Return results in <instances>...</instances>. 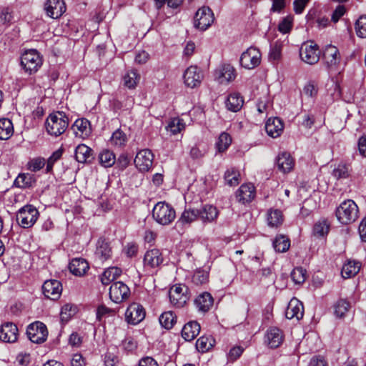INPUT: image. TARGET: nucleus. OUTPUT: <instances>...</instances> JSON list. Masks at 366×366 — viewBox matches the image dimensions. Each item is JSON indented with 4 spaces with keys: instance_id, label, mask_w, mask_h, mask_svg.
<instances>
[{
    "instance_id": "nucleus-1",
    "label": "nucleus",
    "mask_w": 366,
    "mask_h": 366,
    "mask_svg": "<svg viewBox=\"0 0 366 366\" xmlns=\"http://www.w3.org/2000/svg\"><path fill=\"white\" fill-rule=\"evenodd\" d=\"M68 126L69 118L63 112H56L50 114L45 122L47 133L54 137L62 134Z\"/></svg>"
},
{
    "instance_id": "nucleus-2",
    "label": "nucleus",
    "mask_w": 366,
    "mask_h": 366,
    "mask_svg": "<svg viewBox=\"0 0 366 366\" xmlns=\"http://www.w3.org/2000/svg\"><path fill=\"white\" fill-rule=\"evenodd\" d=\"M335 214L337 220L342 224H349L355 222L359 217V209L356 203L352 199L343 201L337 207Z\"/></svg>"
},
{
    "instance_id": "nucleus-3",
    "label": "nucleus",
    "mask_w": 366,
    "mask_h": 366,
    "mask_svg": "<svg viewBox=\"0 0 366 366\" xmlns=\"http://www.w3.org/2000/svg\"><path fill=\"white\" fill-rule=\"evenodd\" d=\"M20 64L26 73L33 74L40 69L43 59L36 49H29L21 54Z\"/></svg>"
},
{
    "instance_id": "nucleus-4",
    "label": "nucleus",
    "mask_w": 366,
    "mask_h": 366,
    "mask_svg": "<svg viewBox=\"0 0 366 366\" xmlns=\"http://www.w3.org/2000/svg\"><path fill=\"white\" fill-rule=\"evenodd\" d=\"M39 215V211L35 207L27 204L19 210L16 220L21 227L30 228L36 222Z\"/></svg>"
},
{
    "instance_id": "nucleus-5",
    "label": "nucleus",
    "mask_w": 366,
    "mask_h": 366,
    "mask_svg": "<svg viewBox=\"0 0 366 366\" xmlns=\"http://www.w3.org/2000/svg\"><path fill=\"white\" fill-rule=\"evenodd\" d=\"M341 56L338 49L333 45H327L323 50L322 61L330 72L338 70Z\"/></svg>"
},
{
    "instance_id": "nucleus-6",
    "label": "nucleus",
    "mask_w": 366,
    "mask_h": 366,
    "mask_svg": "<svg viewBox=\"0 0 366 366\" xmlns=\"http://www.w3.org/2000/svg\"><path fill=\"white\" fill-rule=\"evenodd\" d=\"M26 335L32 342L41 344L47 339L48 330L43 322L36 321L27 327Z\"/></svg>"
},
{
    "instance_id": "nucleus-7",
    "label": "nucleus",
    "mask_w": 366,
    "mask_h": 366,
    "mask_svg": "<svg viewBox=\"0 0 366 366\" xmlns=\"http://www.w3.org/2000/svg\"><path fill=\"white\" fill-rule=\"evenodd\" d=\"M170 302L178 307H183L189 299L188 288L184 285H175L169 290Z\"/></svg>"
},
{
    "instance_id": "nucleus-8",
    "label": "nucleus",
    "mask_w": 366,
    "mask_h": 366,
    "mask_svg": "<svg viewBox=\"0 0 366 366\" xmlns=\"http://www.w3.org/2000/svg\"><path fill=\"white\" fill-rule=\"evenodd\" d=\"M300 56L304 62L308 64L317 63L320 59L319 46L312 41L302 44L300 49Z\"/></svg>"
},
{
    "instance_id": "nucleus-9",
    "label": "nucleus",
    "mask_w": 366,
    "mask_h": 366,
    "mask_svg": "<svg viewBox=\"0 0 366 366\" xmlns=\"http://www.w3.org/2000/svg\"><path fill=\"white\" fill-rule=\"evenodd\" d=\"M214 20L212 9L207 6L200 8L195 14L194 19V26L201 30L207 29Z\"/></svg>"
},
{
    "instance_id": "nucleus-10",
    "label": "nucleus",
    "mask_w": 366,
    "mask_h": 366,
    "mask_svg": "<svg viewBox=\"0 0 366 366\" xmlns=\"http://www.w3.org/2000/svg\"><path fill=\"white\" fill-rule=\"evenodd\" d=\"M130 294L129 287L123 282H115L110 286L109 292V298L112 302L117 304L127 300Z\"/></svg>"
},
{
    "instance_id": "nucleus-11",
    "label": "nucleus",
    "mask_w": 366,
    "mask_h": 366,
    "mask_svg": "<svg viewBox=\"0 0 366 366\" xmlns=\"http://www.w3.org/2000/svg\"><path fill=\"white\" fill-rule=\"evenodd\" d=\"M262 54L259 50L251 46L244 51L240 57L241 65L247 69H252L260 64Z\"/></svg>"
},
{
    "instance_id": "nucleus-12",
    "label": "nucleus",
    "mask_w": 366,
    "mask_h": 366,
    "mask_svg": "<svg viewBox=\"0 0 366 366\" xmlns=\"http://www.w3.org/2000/svg\"><path fill=\"white\" fill-rule=\"evenodd\" d=\"M154 155L151 150L145 149L137 152L134 162L140 172L149 171L153 164Z\"/></svg>"
},
{
    "instance_id": "nucleus-13",
    "label": "nucleus",
    "mask_w": 366,
    "mask_h": 366,
    "mask_svg": "<svg viewBox=\"0 0 366 366\" xmlns=\"http://www.w3.org/2000/svg\"><path fill=\"white\" fill-rule=\"evenodd\" d=\"M184 82L190 88L198 87L203 79V74L199 68L196 66H190L184 72Z\"/></svg>"
},
{
    "instance_id": "nucleus-14",
    "label": "nucleus",
    "mask_w": 366,
    "mask_h": 366,
    "mask_svg": "<svg viewBox=\"0 0 366 366\" xmlns=\"http://www.w3.org/2000/svg\"><path fill=\"white\" fill-rule=\"evenodd\" d=\"M125 317L129 324L137 325L145 317L144 309L138 303H132L126 310Z\"/></svg>"
},
{
    "instance_id": "nucleus-15",
    "label": "nucleus",
    "mask_w": 366,
    "mask_h": 366,
    "mask_svg": "<svg viewBox=\"0 0 366 366\" xmlns=\"http://www.w3.org/2000/svg\"><path fill=\"white\" fill-rule=\"evenodd\" d=\"M66 7L64 0H46L44 10L48 16L58 19L66 11Z\"/></svg>"
},
{
    "instance_id": "nucleus-16",
    "label": "nucleus",
    "mask_w": 366,
    "mask_h": 366,
    "mask_svg": "<svg viewBox=\"0 0 366 366\" xmlns=\"http://www.w3.org/2000/svg\"><path fill=\"white\" fill-rule=\"evenodd\" d=\"M42 291L46 298L56 300L60 297L62 292V286L59 281L49 280L45 281L43 284Z\"/></svg>"
},
{
    "instance_id": "nucleus-17",
    "label": "nucleus",
    "mask_w": 366,
    "mask_h": 366,
    "mask_svg": "<svg viewBox=\"0 0 366 366\" xmlns=\"http://www.w3.org/2000/svg\"><path fill=\"white\" fill-rule=\"evenodd\" d=\"M18 327L13 322H7L0 327V340L4 342H14L18 338Z\"/></svg>"
},
{
    "instance_id": "nucleus-18",
    "label": "nucleus",
    "mask_w": 366,
    "mask_h": 366,
    "mask_svg": "<svg viewBox=\"0 0 366 366\" xmlns=\"http://www.w3.org/2000/svg\"><path fill=\"white\" fill-rule=\"evenodd\" d=\"M236 77L234 68L230 64H224L214 72V78L219 84H227Z\"/></svg>"
},
{
    "instance_id": "nucleus-19",
    "label": "nucleus",
    "mask_w": 366,
    "mask_h": 366,
    "mask_svg": "<svg viewBox=\"0 0 366 366\" xmlns=\"http://www.w3.org/2000/svg\"><path fill=\"white\" fill-rule=\"evenodd\" d=\"M304 315V307L302 303L297 298H292L285 311V316L287 319L292 320L296 318L297 320L302 318Z\"/></svg>"
},
{
    "instance_id": "nucleus-20",
    "label": "nucleus",
    "mask_w": 366,
    "mask_h": 366,
    "mask_svg": "<svg viewBox=\"0 0 366 366\" xmlns=\"http://www.w3.org/2000/svg\"><path fill=\"white\" fill-rule=\"evenodd\" d=\"M284 124L282 120L277 117L269 118L265 124V130L267 134L272 137L277 138L281 135L283 132Z\"/></svg>"
},
{
    "instance_id": "nucleus-21",
    "label": "nucleus",
    "mask_w": 366,
    "mask_h": 366,
    "mask_svg": "<svg viewBox=\"0 0 366 366\" xmlns=\"http://www.w3.org/2000/svg\"><path fill=\"white\" fill-rule=\"evenodd\" d=\"M214 299L210 293L204 292L197 297L194 305L199 312H207L213 306Z\"/></svg>"
},
{
    "instance_id": "nucleus-22",
    "label": "nucleus",
    "mask_w": 366,
    "mask_h": 366,
    "mask_svg": "<svg viewBox=\"0 0 366 366\" xmlns=\"http://www.w3.org/2000/svg\"><path fill=\"white\" fill-rule=\"evenodd\" d=\"M74 157L79 163H91L94 159V152L90 147L81 144L75 149Z\"/></svg>"
},
{
    "instance_id": "nucleus-23",
    "label": "nucleus",
    "mask_w": 366,
    "mask_h": 366,
    "mask_svg": "<svg viewBox=\"0 0 366 366\" xmlns=\"http://www.w3.org/2000/svg\"><path fill=\"white\" fill-rule=\"evenodd\" d=\"M72 129L76 134L81 138L89 137L92 132L91 124L86 119H78L72 125Z\"/></svg>"
},
{
    "instance_id": "nucleus-24",
    "label": "nucleus",
    "mask_w": 366,
    "mask_h": 366,
    "mask_svg": "<svg viewBox=\"0 0 366 366\" xmlns=\"http://www.w3.org/2000/svg\"><path fill=\"white\" fill-rule=\"evenodd\" d=\"M95 254L101 261L110 259L112 256V249L109 242L105 239H99L97 244Z\"/></svg>"
},
{
    "instance_id": "nucleus-25",
    "label": "nucleus",
    "mask_w": 366,
    "mask_h": 366,
    "mask_svg": "<svg viewBox=\"0 0 366 366\" xmlns=\"http://www.w3.org/2000/svg\"><path fill=\"white\" fill-rule=\"evenodd\" d=\"M295 162L290 153L282 152L277 158V166L283 173L290 172L294 167Z\"/></svg>"
},
{
    "instance_id": "nucleus-26",
    "label": "nucleus",
    "mask_w": 366,
    "mask_h": 366,
    "mask_svg": "<svg viewBox=\"0 0 366 366\" xmlns=\"http://www.w3.org/2000/svg\"><path fill=\"white\" fill-rule=\"evenodd\" d=\"M266 340L271 348L278 347L283 341L282 332L277 327L269 328L267 331Z\"/></svg>"
},
{
    "instance_id": "nucleus-27",
    "label": "nucleus",
    "mask_w": 366,
    "mask_h": 366,
    "mask_svg": "<svg viewBox=\"0 0 366 366\" xmlns=\"http://www.w3.org/2000/svg\"><path fill=\"white\" fill-rule=\"evenodd\" d=\"M200 329V325L197 321H190L183 327L182 336L185 340L192 341L199 335Z\"/></svg>"
},
{
    "instance_id": "nucleus-28",
    "label": "nucleus",
    "mask_w": 366,
    "mask_h": 366,
    "mask_svg": "<svg viewBox=\"0 0 366 366\" xmlns=\"http://www.w3.org/2000/svg\"><path fill=\"white\" fill-rule=\"evenodd\" d=\"M254 196V187L251 184H242L237 192L238 201L243 204L251 202Z\"/></svg>"
},
{
    "instance_id": "nucleus-29",
    "label": "nucleus",
    "mask_w": 366,
    "mask_h": 366,
    "mask_svg": "<svg viewBox=\"0 0 366 366\" xmlns=\"http://www.w3.org/2000/svg\"><path fill=\"white\" fill-rule=\"evenodd\" d=\"M199 219L204 222H212L215 220L218 217L217 209L210 204L203 206L200 209H198Z\"/></svg>"
},
{
    "instance_id": "nucleus-30",
    "label": "nucleus",
    "mask_w": 366,
    "mask_h": 366,
    "mask_svg": "<svg viewBox=\"0 0 366 366\" xmlns=\"http://www.w3.org/2000/svg\"><path fill=\"white\" fill-rule=\"evenodd\" d=\"M89 268V264L82 258L73 259L69 264L70 272L76 276L84 275Z\"/></svg>"
},
{
    "instance_id": "nucleus-31",
    "label": "nucleus",
    "mask_w": 366,
    "mask_h": 366,
    "mask_svg": "<svg viewBox=\"0 0 366 366\" xmlns=\"http://www.w3.org/2000/svg\"><path fill=\"white\" fill-rule=\"evenodd\" d=\"M225 104L228 110L237 112L242 109L244 104V99L239 93L234 92L227 97Z\"/></svg>"
},
{
    "instance_id": "nucleus-32",
    "label": "nucleus",
    "mask_w": 366,
    "mask_h": 366,
    "mask_svg": "<svg viewBox=\"0 0 366 366\" xmlns=\"http://www.w3.org/2000/svg\"><path fill=\"white\" fill-rule=\"evenodd\" d=\"M122 270L117 267H111L104 271L99 278L104 285H107L122 274Z\"/></svg>"
},
{
    "instance_id": "nucleus-33",
    "label": "nucleus",
    "mask_w": 366,
    "mask_h": 366,
    "mask_svg": "<svg viewBox=\"0 0 366 366\" xmlns=\"http://www.w3.org/2000/svg\"><path fill=\"white\" fill-rule=\"evenodd\" d=\"M183 0H162V13L165 18H169L177 13V9L182 4Z\"/></svg>"
},
{
    "instance_id": "nucleus-34",
    "label": "nucleus",
    "mask_w": 366,
    "mask_h": 366,
    "mask_svg": "<svg viewBox=\"0 0 366 366\" xmlns=\"http://www.w3.org/2000/svg\"><path fill=\"white\" fill-rule=\"evenodd\" d=\"M144 262L147 267L151 268L159 267L160 264V251L158 249L148 250L144 254Z\"/></svg>"
},
{
    "instance_id": "nucleus-35",
    "label": "nucleus",
    "mask_w": 366,
    "mask_h": 366,
    "mask_svg": "<svg viewBox=\"0 0 366 366\" xmlns=\"http://www.w3.org/2000/svg\"><path fill=\"white\" fill-rule=\"evenodd\" d=\"M186 124L182 119L179 117L171 118L165 127L167 132L175 135L185 129Z\"/></svg>"
},
{
    "instance_id": "nucleus-36",
    "label": "nucleus",
    "mask_w": 366,
    "mask_h": 366,
    "mask_svg": "<svg viewBox=\"0 0 366 366\" xmlns=\"http://www.w3.org/2000/svg\"><path fill=\"white\" fill-rule=\"evenodd\" d=\"M360 269V264L355 261H348L344 264L341 274L343 278H350L356 275Z\"/></svg>"
},
{
    "instance_id": "nucleus-37",
    "label": "nucleus",
    "mask_w": 366,
    "mask_h": 366,
    "mask_svg": "<svg viewBox=\"0 0 366 366\" xmlns=\"http://www.w3.org/2000/svg\"><path fill=\"white\" fill-rule=\"evenodd\" d=\"M14 133V127L11 121L7 118L0 119V139H9Z\"/></svg>"
},
{
    "instance_id": "nucleus-38",
    "label": "nucleus",
    "mask_w": 366,
    "mask_h": 366,
    "mask_svg": "<svg viewBox=\"0 0 366 366\" xmlns=\"http://www.w3.org/2000/svg\"><path fill=\"white\" fill-rule=\"evenodd\" d=\"M162 225L170 224L176 217L174 209L165 202H162Z\"/></svg>"
},
{
    "instance_id": "nucleus-39",
    "label": "nucleus",
    "mask_w": 366,
    "mask_h": 366,
    "mask_svg": "<svg viewBox=\"0 0 366 366\" xmlns=\"http://www.w3.org/2000/svg\"><path fill=\"white\" fill-rule=\"evenodd\" d=\"M334 314L337 318H343L350 311L351 305L350 302L345 299L337 300L334 306Z\"/></svg>"
},
{
    "instance_id": "nucleus-40",
    "label": "nucleus",
    "mask_w": 366,
    "mask_h": 366,
    "mask_svg": "<svg viewBox=\"0 0 366 366\" xmlns=\"http://www.w3.org/2000/svg\"><path fill=\"white\" fill-rule=\"evenodd\" d=\"M232 143V137L227 132H222L219 136L217 141L215 143L217 152L223 153L227 150Z\"/></svg>"
},
{
    "instance_id": "nucleus-41",
    "label": "nucleus",
    "mask_w": 366,
    "mask_h": 366,
    "mask_svg": "<svg viewBox=\"0 0 366 366\" xmlns=\"http://www.w3.org/2000/svg\"><path fill=\"white\" fill-rule=\"evenodd\" d=\"M35 183V179L30 174H19L14 180V185L19 188L31 187Z\"/></svg>"
},
{
    "instance_id": "nucleus-42",
    "label": "nucleus",
    "mask_w": 366,
    "mask_h": 366,
    "mask_svg": "<svg viewBox=\"0 0 366 366\" xmlns=\"http://www.w3.org/2000/svg\"><path fill=\"white\" fill-rule=\"evenodd\" d=\"M127 134L120 129L114 131L110 138V144L117 147H124L127 142Z\"/></svg>"
},
{
    "instance_id": "nucleus-43",
    "label": "nucleus",
    "mask_w": 366,
    "mask_h": 366,
    "mask_svg": "<svg viewBox=\"0 0 366 366\" xmlns=\"http://www.w3.org/2000/svg\"><path fill=\"white\" fill-rule=\"evenodd\" d=\"M267 222L270 227H277L283 222V215L279 209H270L267 213Z\"/></svg>"
},
{
    "instance_id": "nucleus-44",
    "label": "nucleus",
    "mask_w": 366,
    "mask_h": 366,
    "mask_svg": "<svg viewBox=\"0 0 366 366\" xmlns=\"http://www.w3.org/2000/svg\"><path fill=\"white\" fill-rule=\"evenodd\" d=\"M209 282V272L204 269H197L192 277V282L196 286L206 285Z\"/></svg>"
},
{
    "instance_id": "nucleus-45",
    "label": "nucleus",
    "mask_w": 366,
    "mask_h": 366,
    "mask_svg": "<svg viewBox=\"0 0 366 366\" xmlns=\"http://www.w3.org/2000/svg\"><path fill=\"white\" fill-rule=\"evenodd\" d=\"M330 224L326 219H320L313 227V234L317 237H322L328 234Z\"/></svg>"
},
{
    "instance_id": "nucleus-46",
    "label": "nucleus",
    "mask_w": 366,
    "mask_h": 366,
    "mask_svg": "<svg viewBox=\"0 0 366 366\" xmlns=\"http://www.w3.org/2000/svg\"><path fill=\"white\" fill-rule=\"evenodd\" d=\"M290 241L284 235L277 236L273 241V247L278 252H285L290 248Z\"/></svg>"
},
{
    "instance_id": "nucleus-47",
    "label": "nucleus",
    "mask_w": 366,
    "mask_h": 366,
    "mask_svg": "<svg viewBox=\"0 0 366 366\" xmlns=\"http://www.w3.org/2000/svg\"><path fill=\"white\" fill-rule=\"evenodd\" d=\"M214 344V340L209 337L202 336L196 342V348L199 352H206Z\"/></svg>"
},
{
    "instance_id": "nucleus-48",
    "label": "nucleus",
    "mask_w": 366,
    "mask_h": 366,
    "mask_svg": "<svg viewBox=\"0 0 366 366\" xmlns=\"http://www.w3.org/2000/svg\"><path fill=\"white\" fill-rule=\"evenodd\" d=\"M100 164L104 167L113 166L116 162L114 154L109 150L102 151L99 156Z\"/></svg>"
},
{
    "instance_id": "nucleus-49",
    "label": "nucleus",
    "mask_w": 366,
    "mask_h": 366,
    "mask_svg": "<svg viewBox=\"0 0 366 366\" xmlns=\"http://www.w3.org/2000/svg\"><path fill=\"white\" fill-rule=\"evenodd\" d=\"M239 172L238 170L231 168L227 169L224 174V179L229 186H237L239 183Z\"/></svg>"
},
{
    "instance_id": "nucleus-50",
    "label": "nucleus",
    "mask_w": 366,
    "mask_h": 366,
    "mask_svg": "<svg viewBox=\"0 0 366 366\" xmlns=\"http://www.w3.org/2000/svg\"><path fill=\"white\" fill-rule=\"evenodd\" d=\"M117 349L114 347L109 349L104 355V365L105 366H117L119 363V357L117 355Z\"/></svg>"
},
{
    "instance_id": "nucleus-51",
    "label": "nucleus",
    "mask_w": 366,
    "mask_h": 366,
    "mask_svg": "<svg viewBox=\"0 0 366 366\" xmlns=\"http://www.w3.org/2000/svg\"><path fill=\"white\" fill-rule=\"evenodd\" d=\"M176 321L177 317L172 312L169 311L162 313V327L165 329L169 330L172 328Z\"/></svg>"
},
{
    "instance_id": "nucleus-52",
    "label": "nucleus",
    "mask_w": 366,
    "mask_h": 366,
    "mask_svg": "<svg viewBox=\"0 0 366 366\" xmlns=\"http://www.w3.org/2000/svg\"><path fill=\"white\" fill-rule=\"evenodd\" d=\"M139 79V76L137 71L131 70L124 76V84L127 87L132 89L136 86Z\"/></svg>"
},
{
    "instance_id": "nucleus-53",
    "label": "nucleus",
    "mask_w": 366,
    "mask_h": 366,
    "mask_svg": "<svg viewBox=\"0 0 366 366\" xmlns=\"http://www.w3.org/2000/svg\"><path fill=\"white\" fill-rule=\"evenodd\" d=\"M291 278L296 285H301L306 280V270L302 267H296L291 272Z\"/></svg>"
},
{
    "instance_id": "nucleus-54",
    "label": "nucleus",
    "mask_w": 366,
    "mask_h": 366,
    "mask_svg": "<svg viewBox=\"0 0 366 366\" xmlns=\"http://www.w3.org/2000/svg\"><path fill=\"white\" fill-rule=\"evenodd\" d=\"M332 175L337 179H346L350 175L349 166L345 164H340L333 169Z\"/></svg>"
},
{
    "instance_id": "nucleus-55",
    "label": "nucleus",
    "mask_w": 366,
    "mask_h": 366,
    "mask_svg": "<svg viewBox=\"0 0 366 366\" xmlns=\"http://www.w3.org/2000/svg\"><path fill=\"white\" fill-rule=\"evenodd\" d=\"M76 308L72 305L66 304L61 307L60 312L61 320L67 322L70 318L75 314Z\"/></svg>"
},
{
    "instance_id": "nucleus-56",
    "label": "nucleus",
    "mask_w": 366,
    "mask_h": 366,
    "mask_svg": "<svg viewBox=\"0 0 366 366\" xmlns=\"http://www.w3.org/2000/svg\"><path fill=\"white\" fill-rule=\"evenodd\" d=\"M198 209H186L182 213L180 220L183 223H191L199 218Z\"/></svg>"
},
{
    "instance_id": "nucleus-57",
    "label": "nucleus",
    "mask_w": 366,
    "mask_h": 366,
    "mask_svg": "<svg viewBox=\"0 0 366 366\" xmlns=\"http://www.w3.org/2000/svg\"><path fill=\"white\" fill-rule=\"evenodd\" d=\"M355 30L358 36L366 38V15L360 16L357 20Z\"/></svg>"
},
{
    "instance_id": "nucleus-58",
    "label": "nucleus",
    "mask_w": 366,
    "mask_h": 366,
    "mask_svg": "<svg viewBox=\"0 0 366 366\" xmlns=\"http://www.w3.org/2000/svg\"><path fill=\"white\" fill-rule=\"evenodd\" d=\"M282 55V44L276 41L272 46L269 53L270 61H277L280 59Z\"/></svg>"
},
{
    "instance_id": "nucleus-59",
    "label": "nucleus",
    "mask_w": 366,
    "mask_h": 366,
    "mask_svg": "<svg viewBox=\"0 0 366 366\" xmlns=\"http://www.w3.org/2000/svg\"><path fill=\"white\" fill-rule=\"evenodd\" d=\"M63 154V149L60 148L53 152L51 156L48 159L47 163H46V172H50L53 169V166L55 164L56 161H58L62 156Z\"/></svg>"
},
{
    "instance_id": "nucleus-60",
    "label": "nucleus",
    "mask_w": 366,
    "mask_h": 366,
    "mask_svg": "<svg viewBox=\"0 0 366 366\" xmlns=\"http://www.w3.org/2000/svg\"><path fill=\"white\" fill-rule=\"evenodd\" d=\"M28 169L32 172H38L45 165V159L41 157L32 159L28 162Z\"/></svg>"
},
{
    "instance_id": "nucleus-61",
    "label": "nucleus",
    "mask_w": 366,
    "mask_h": 366,
    "mask_svg": "<svg viewBox=\"0 0 366 366\" xmlns=\"http://www.w3.org/2000/svg\"><path fill=\"white\" fill-rule=\"evenodd\" d=\"M114 314V310L102 305L97 307V318L100 320L102 317H109Z\"/></svg>"
},
{
    "instance_id": "nucleus-62",
    "label": "nucleus",
    "mask_w": 366,
    "mask_h": 366,
    "mask_svg": "<svg viewBox=\"0 0 366 366\" xmlns=\"http://www.w3.org/2000/svg\"><path fill=\"white\" fill-rule=\"evenodd\" d=\"M244 349L239 346L233 347L227 355V359L229 362H234L242 354Z\"/></svg>"
},
{
    "instance_id": "nucleus-63",
    "label": "nucleus",
    "mask_w": 366,
    "mask_h": 366,
    "mask_svg": "<svg viewBox=\"0 0 366 366\" xmlns=\"http://www.w3.org/2000/svg\"><path fill=\"white\" fill-rule=\"evenodd\" d=\"M270 106L271 103L267 97L259 99L257 103V111L259 114L266 112Z\"/></svg>"
},
{
    "instance_id": "nucleus-64",
    "label": "nucleus",
    "mask_w": 366,
    "mask_h": 366,
    "mask_svg": "<svg viewBox=\"0 0 366 366\" xmlns=\"http://www.w3.org/2000/svg\"><path fill=\"white\" fill-rule=\"evenodd\" d=\"M303 94L308 97H314L317 94V87L313 82H308L303 88Z\"/></svg>"
}]
</instances>
